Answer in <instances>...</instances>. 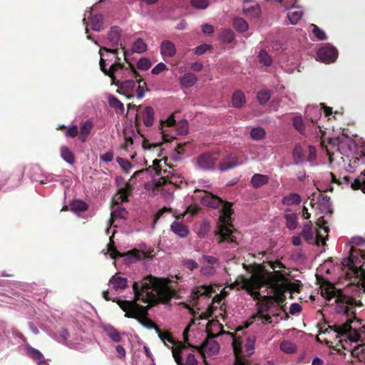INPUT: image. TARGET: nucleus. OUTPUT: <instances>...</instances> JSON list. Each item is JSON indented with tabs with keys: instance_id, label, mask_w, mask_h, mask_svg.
Returning a JSON list of instances; mask_svg holds the SVG:
<instances>
[{
	"instance_id": "1",
	"label": "nucleus",
	"mask_w": 365,
	"mask_h": 365,
	"mask_svg": "<svg viewBox=\"0 0 365 365\" xmlns=\"http://www.w3.org/2000/svg\"><path fill=\"white\" fill-rule=\"evenodd\" d=\"M135 293V301L115 299L120 309L125 312V316L136 319L140 323L148 328L154 327L159 338L165 345L173 350L179 351L182 343H176L170 334L162 331L148 319V311L150 306L159 302H168L174 297L175 292L168 284L165 279H158L153 276L143 278L140 282H135L133 284Z\"/></svg>"
},
{
	"instance_id": "2",
	"label": "nucleus",
	"mask_w": 365,
	"mask_h": 365,
	"mask_svg": "<svg viewBox=\"0 0 365 365\" xmlns=\"http://www.w3.org/2000/svg\"><path fill=\"white\" fill-rule=\"evenodd\" d=\"M284 274L279 271L271 272L262 270L253 274L250 278L239 277L232 284V288L245 290L255 299H257L260 297L259 289L267 286L277 295V300L281 301V295L284 290Z\"/></svg>"
},
{
	"instance_id": "3",
	"label": "nucleus",
	"mask_w": 365,
	"mask_h": 365,
	"mask_svg": "<svg viewBox=\"0 0 365 365\" xmlns=\"http://www.w3.org/2000/svg\"><path fill=\"white\" fill-rule=\"evenodd\" d=\"M195 197L199 199L201 204L206 207L213 209L222 206L220 215L219 217V243H227V247H235L237 245L235 230L230 222L231 215L232 214V204L223 201L221 198L212 195L211 192L196 190Z\"/></svg>"
},
{
	"instance_id": "4",
	"label": "nucleus",
	"mask_w": 365,
	"mask_h": 365,
	"mask_svg": "<svg viewBox=\"0 0 365 365\" xmlns=\"http://www.w3.org/2000/svg\"><path fill=\"white\" fill-rule=\"evenodd\" d=\"M225 339L232 345L235 354V365H251L250 356L255 351V337L235 336L230 332H222Z\"/></svg>"
},
{
	"instance_id": "5",
	"label": "nucleus",
	"mask_w": 365,
	"mask_h": 365,
	"mask_svg": "<svg viewBox=\"0 0 365 365\" xmlns=\"http://www.w3.org/2000/svg\"><path fill=\"white\" fill-rule=\"evenodd\" d=\"M321 294L328 302L334 299V303L336 304L335 310L339 314L347 316L354 315L353 309L355 307L362 306L361 302H357L352 297L342 294L341 292L336 289L332 284L322 287Z\"/></svg>"
},
{
	"instance_id": "6",
	"label": "nucleus",
	"mask_w": 365,
	"mask_h": 365,
	"mask_svg": "<svg viewBox=\"0 0 365 365\" xmlns=\"http://www.w3.org/2000/svg\"><path fill=\"white\" fill-rule=\"evenodd\" d=\"M365 262V253L360 250L351 247L350 250L349 257L343 260V265L346 267L347 278L351 283L359 285V282L365 278V269L360 265L361 263Z\"/></svg>"
},
{
	"instance_id": "7",
	"label": "nucleus",
	"mask_w": 365,
	"mask_h": 365,
	"mask_svg": "<svg viewBox=\"0 0 365 365\" xmlns=\"http://www.w3.org/2000/svg\"><path fill=\"white\" fill-rule=\"evenodd\" d=\"M160 130L165 141L169 142L175 138V135H184L188 133V123L185 119L176 122L171 115L166 120H160Z\"/></svg>"
},
{
	"instance_id": "8",
	"label": "nucleus",
	"mask_w": 365,
	"mask_h": 365,
	"mask_svg": "<svg viewBox=\"0 0 365 365\" xmlns=\"http://www.w3.org/2000/svg\"><path fill=\"white\" fill-rule=\"evenodd\" d=\"M115 183L118 187V192L115 193V220L117 218L125 220L128 212L125 207L118 205L128 200V196L132 192V186L129 182H124L121 177L115 178Z\"/></svg>"
},
{
	"instance_id": "9",
	"label": "nucleus",
	"mask_w": 365,
	"mask_h": 365,
	"mask_svg": "<svg viewBox=\"0 0 365 365\" xmlns=\"http://www.w3.org/2000/svg\"><path fill=\"white\" fill-rule=\"evenodd\" d=\"M197 351L190 350L185 345H182L179 351L173 350V358L178 365H205L199 364L196 357Z\"/></svg>"
},
{
	"instance_id": "10",
	"label": "nucleus",
	"mask_w": 365,
	"mask_h": 365,
	"mask_svg": "<svg viewBox=\"0 0 365 365\" xmlns=\"http://www.w3.org/2000/svg\"><path fill=\"white\" fill-rule=\"evenodd\" d=\"M101 59L99 62L100 68L102 72L106 76L110 78L111 85L114 84V63H112L109 69L106 68V66L109 65V63L112 61V58H110V54H114V48H107L106 47H101L99 51Z\"/></svg>"
},
{
	"instance_id": "11",
	"label": "nucleus",
	"mask_w": 365,
	"mask_h": 365,
	"mask_svg": "<svg viewBox=\"0 0 365 365\" xmlns=\"http://www.w3.org/2000/svg\"><path fill=\"white\" fill-rule=\"evenodd\" d=\"M355 319V317H354L353 319H348L344 324L336 327L334 331L337 334V336L346 334L350 341L355 343L359 342L361 338L360 334L355 328L352 329L351 326Z\"/></svg>"
},
{
	"instance_id": "12",
	"label": "nucleus",
	"mask_w": 365,
	"mask_h": 365,
	"mask_svg": "<svg viewBox=\"0 0 365 365\" xmlns=\"http://www.w3.org/2000/svg\"><path fill=\"white\" fill-rule=\"evenodd\" d=\"M225 332L223 330H221L219 333L214 334L210 332L207 334V339L204 341L202 345V351L204 353L207 354L208 355H214L219 351L220 346L218 343L215 341L216 337L223 336L222 333Z\"/></svg>"
},
{
	"instance_id": "13",
	"label": "nucleus",
	"mask_w": 365,
	"mask_h": 365,
	"mask_svg": "<svg viewBox=\"0 0 365 365\" xmlns=\"http://www.w3.org/2000/svg\"><path fill=\"white\" fill-rule=\"evenodd\" d=\"M322 107L317 106H308L305 110L306 119L312 123H316L322 116V109H324L326 116L332 113L331 108L325 107L324 104H321Z\"/></svg>"
},
{
	"instance_id": "14",
	"label": "nucleus",
	"mask_w": 365,
	"mask_h": 365,
	"mask_svg": "<svg viewBox=\"0 0 365 365\" xmlns=\"http://www.w3.org/2000/svg\"><path fill=\"white\" fill-rule=\"evenodd\" d=\"M338 56V51L332 46L327 45L326 46L322 47L317 51V57L318 58L326 63H333L336 61Z\"/></svg>"
},
{
	"instance_id": "15",
	"label": "nucleus",
	"mask_w": 365,
	"mask_h": 365,
	"mask_svg": "<svg viewBox=\"0 0 365 365\" xmlns=\"http://www.w3.org/2000/svg\"><path fill=\"white\" fill-rule=\"evenodd\" d=\"M115 86H118L117 92L125 96L127 98L134 96V91L136 87V83L133 80H127L119 82L115 79Z\"/></svg>"
},
{
	"instance_id": "16",
	"label": "nucleus",
	"mask_w": 365,
	"mask_h": 365,
	"mask_svg": "<svg viewBox=\"0 0 365 365\" xmlns=\"http://www.w3.org/2000/svg\"><path fill=\"white\" fill-rule=\"evenodd\" d=\"M217 160V154L204 153L197 158L198 167L203 170H211L214 168Z\"/></svg>"
},
{
	"instance_id": "17",
	"label": "nucleus",
	"mask_w": 365,
	"mask_h": 365,
	"mask_svg": "<svg viewBox=\"0 0 365 365\" xmlns=\"http://www.w3.org/2000/svg\"><path fill=\"white\" fill-rule=\"evenodd\" d=\"M272 302H267L259 305L257 313L254 316L255 322L261 321L262 324L271 323V317L267 313L269 312Z\"/></svg>"
},
{
	"instance_id": "18",
	"label": "nucleus",
	"mask_w": 365,
	"mask_h": 365,
	"mask_svg": "<svg viewBox=\"0 0 365 365\" xmlns=\"http://www.w3.org/2000/svg\"><path fill=\"white\" fill-rule=\"evenodd\" d=\"M115 259L118 257H124L125 262L126 264H130L135 260L141 259V257L144 255V253L140 250L134 249L126 253L121 254L115 249Z\"/></svg>"
},
{
	"instance_id": "19",
	"label": "nucleus",
	"mask_w": 365,
	"mask_h": 365,
	"mask_svg": "<svg viewBox=\"0 0 365 365\" xmlns=\"http://www.w3.org/2000/svg\"><path fill=\"white\" fill-rule=\"evenodd\" d=\"M140 117L146 127H151L155 120V111L153 107L146 106L140 112Z\"/></svg>"
},
{
	"instance_id": "20",
	"label": "nucleus",
	"mask_w": 365,
	"mask_h": 365,
	"mask_svg": "<svg viewBox=\"0 0 365 365\" xmlns=\"http://www.w3.org/2000/svg\"><path fill=\"white\" fill-rule=\"evenodd\" d=\"M284 217L285 219L286 227L289 230H294L297 227V215L293 212L291 209L287 208L284 210Z\"/></svg>"
},
{
	"instance_id": "21",
	"label": "nucleus",
	"mask_w": 365,
	"mask_h": 365,
	"mask_svg": "<svg viewBox=\"0 0 365 365\" xmlns=\"http://www.w3.org/2000/svg\"><path fill=\"white\" fill-rule=\"evenodd\" d=\"M170 230L181 238L186 237L190 230L188 227L181 222L174 221L170 225Z\"/></svg>"
},
{
	"instance_id": "22",
	"label": "nucleus",
	"mask_w": 365,
	"mask_h": 365,
	"mask_svg": "<svg viewBox=\"0 0 365 365\" xmlns=\"http://www.w3.org/2000/svg\"><path fill=\"white\" fill-rule=\"evenodd\" d=\"M176 53L175 44L169 40L163 41L160 43V53L163 58L173 57Z\"/></svg>"
},
{
	"instance_id": "23",
	"label": "nucleus",
	"mask_w": 365,
	"mask_h": 365,
	"mask_svg": "<svg viewBox=\"0 0 365 365\" xmlns=\"http://www.w3.org/2000/svg\"><path fill=\"white\" fill-rule=\"evenodd\" d=\"M133 137H136V135L131 127L124 129L123 132L124 143L121 145V148L129 151L133 144Z\"/></svg>"
},
{
	"instance_id": "24",
	"label": "nucleus",
	"mask_w": 365,
	"mask_h": 365,
	"mask_svg": "<svg viewBox=\"0 0 365 365\" xmlns=\"http://www.w3.org/2000/svg\"><path fill=\"white\" fill-rule=\"evenodd\" d=\"M241 163L238 162L237 158L234 155H229L225 158L219 165V169L221 171H226L227 170L232 169L239 165Z\"/></svg>"
},
{
	"instance_id": "25",
	"label": "nucleus",
	"mask_w": 365,
	"mask_h": 365,
	"mask_svg": "<svg viewBox=\"0 0 365 365\" xmlns=\"http://www.w3.org/2000/svg\"><path fill=\"white\" fill-rule=\"evenodd\" d=\"M269 178L267 175L254 174L251 178L250 183L255 188H259L268 183Z\"/></svg>"
},
{
	"instance_id": "26",
	"label": "nucleus",
	"mask_w": 365,
	"mask_h": 365,
	"mask_svg": "<svg viewBox=\"0 0 365 365\" xmlns=\"http://www.w3.org/2000/svg\"><path fill=\"white\" fill-rule=\"evenodd\" d=\"M318 208L322 213L331 212L330 197L327 195L320 194L317 200Z\"/></svg>"
},
{
	"instance_id": "27",
	"label": "nucleus",
	"mask_w": 365,
	"mask_h": 365,
	"mask_svg": "<svg viewBox=\"0 0 365 365\" xmlns=\"http://www.w3.org/2000/svg\"><path fill=\"white\" fill-rule=\"evenodd\" d=\"M303 11L299 7H295L294 5L290 8L287 13V18L292 24H296L302 18Z\"/></svg>"
},
{
	"instance_id": "28",
	"label": "nucleus",
	"mask_w": 365,
	"mask_h": 365,
	"mask_svg": "<svg viewBox=\"0 0 365 365\" xmlns=\"http://www.w3.org/2000/svg\"><path fill=\"white\" fill-rule=\"evenodd\" d=\"M302 202L301 196L296 192H292L289 195L284 196L282 200V203L284 205L290 206L292 205H299Z\"/></svg>"
},
{
	"instance_id": "29",
	"label": "nucleus",
	"mask_w": 365,
	"mask_h": 365,
	"mask_svg": "<svg viewBox=\"0 0 365 365\" xmlns=\"http://www.w3.org/2000/svg\"><path fill=\"white\" fill-rule=\"evenodd\" d=\"M197 76L192 73H187L180 78V83L183 87H192L197 81Z\"/></svg>"
},
{
	"instance_id": "30",
	"label": "nucleus",
	"mask_w": 365,
	"mask_h": 365,
	"mask_svg": "<svg viewBox=\"0 0 365 365\" xmlns=\"http://www.w3.org/2000/svg\"><path fill=\"white\" fill-rule=\"evenodd\" d=\"M132 51L136 53H143L148 49L147 43L141 38H137L132 44Z\"/></svg>"
},
{
	"instance_id": "31",
	"label": "nucleus",
	"mask_w": 365,
	"mask_h": 365,
	"mask_svg": "<svg viewBox=\"0 0 365 365\" xmlns=\"http://www.w3.org/2000/svg\"><path fill=\"white\" fill-rule=\"evenodd\" d=\"M243 12L245 14L249 15L252 17H257L260 14V7L258 4L255 3L254 4L243 5Z\"/></svg>"
},
{
	"instance_id": "32",
	"label": "nucleus",
	"mask_w": 365,
	"mask_h": 365,
	"mask_svg": "<svg viewBox=\"0 0 365 365\" xmlns=\"http://www.w3.org/2000/svg\"><path fill=\"white\" fill-rule=\"evenodd\" d=\"M27 353L29 357L38 362V365L45 364L43 356L38 350L29 346L27 348Z\"/></svg>"
},
{
	"instance_id": "33",
	"label": "nucleus",
	"mask_w": 365,
	"mask_h": 365,
	"mask_svg": "<svg viewBox=\"0 0 365 365\" xmlns=\"http://www.w3.org/2000/svg\"><path fill=\"white\" fill-rule=\"evenodd\" d=\"M232 105L235 108H242L245 103V98L242 92L236 91L232 95Z\"/></svg>"
},
{
	"instance_id": "34",
	"label": "nucleus",
	"mask_w": 365,
	"mask_h": 365,
	"mask_svg": "<svg viewBox=\"0 0 365 365\" xmlns=\"http://www.w3.org/2000/svg\"><path fill=\"white\" fill-rule=\"evenodd\" d=\"M115 160L118 163L120 168L123 173L128 174L130 173L133 168V165L128 160L121 157H117Z\"/></svg>"
},
{
	"instance_id": "35",
	"label": "nucleus",
	"mask_w": 365,
	"mask_h": 365,
	"mask_svg": "<svg viewBox=\"0 0 365 365\" xmlns=\"http://www.w3.org/2000/svg\"><path fill=\"white\" fill-rule=\"evenodd\" d=\"M93 123L91 121L85 122L81 127L79 139L85 142L92 129Z\"/></svg>"
},
{
	"instance_id": "36",
	"label": "nucleus",
	"mask_w": 365,
	"mask_h": 365,
	"mask_svg": "<svg viewBox=\"0 0 365 365\" xmlns=\"http://www.w3.org/2000/svg\"><path fill=\"white\" fill-rule=\"evenodd\" d=\"M294 128L301 134L304 135L305 126L302 115H296L292 118Z\"/></svg>"
},
{
	"instance_id": "37",
	"label": "nucleus",
	"mask_w": 365,
	"mask_h": 365,
	"mask_svg": "<svg viewBox=\"0 0 365 365\" xmlns=\"http://www.w3.org/2000/svg\"><path fill=\"white\" fill-rule=\"evenodd\" d=\"M61 155L64 160L69 164H73L75 161L74 155L72 151L66 146L61 148Z\"/></svg>"
},
{
	"instance_id": "38",
	"label": "nucleus",
	"mask_w": 365,
	"mask_h": 365,
	"mask_svg": "<svg viewBox=\"0 0 365 365\" xmlns=\"http://www.w3.org/2000/svg\"><path fill=\"white\" fill-rule=\"evenodd\" d=\"M361 178L355 179L351 185L354 190H361L365 193V170L361 173Z\"/></svg>"
},
{
	"instance_id": "39",
	"label": "nucleus",
	"mask_w": 365,
	"mask_h": 365,
	"mask_svg": "<svg viewBox=\"0 0 365 365\" xmlns=\"http://www.w3.org/2000/svg\"><path fill=\"white\" fill-rule=\"evenodd\" d=\"M301 235L304 240L307 242H309L313 240L314 235L311 222L304 225Z\"/></svg>"
},
{
	"instance_id": "40",
	"label": "nucleus",
	"mask_w": 365,
	"mask_h": 365,
	"mask_svg": "<svg viewBox=\"0 0 365 365\" xmlns=\"http://www.w3.org/2000/svg\"><path fill=\"white\" fill-rule=\"evenodd\" d=\"M103 16L101 14L94 15L91 20V28L94 31H99L103 26Z\"/></svg>"
},
{
	"instance_id": "41",
	"label": "nucleus",
	"mask_w": 365,
	"mask_h": 365,
	"mask_svg": "<svg viewBox=\"0 0 365 365\" xmlns=\"http://www.w3.org/2000/svg\"><path fill=\"white\" fill-rule=\"evenodd\" d=\"M70 206L71 210L76 212H84L88 209L86 203L81 200H74Z\"/></svg>"
},
{
	"instance_id": "42",
	"label": "nucleus",
	"mask_w": 365,
	"mask_h": 365,
	"mask_svg": "<svg viewBox=\"0 0 365 365\" xmlns=\"http://www.w3.org/2000/svg\"><path fill=\"white\" fill-rule=\"evenodd\" d=\"M265 130L261 127H255L250 130V136L255 140H262L265 136Z\"/></svg>"
},
{
	"instance_id": "43",
	"label": "nucleus",
	"mask_w": 365,
	"mask_h": 365,
	"mask_svg": "<svg viewBox=\"0 0 365 365\" xmlns=\"http://www.w3.org/2000/svg\"><path fill=\"white\" fill-rule=\"evenodd\" d=\"M104 255H109L110 257L114 259V230L110 236V242L107 245V248L102 250Z\"/></svg>"
},
{
	"instance_id": "44",
	"label": "nucleus",
	"mask_w": 365,
	"mask_h": 365,
	"mask_svg": "<svg viewBox=\"0 0 365 365\" xmlns=\"http://www.w3.org/2000/svg\"><path fill=\"white\" fill-rule=\"evenodd\" d=\"M235 29L239 32H244L248 29V24L242 18H235L233 21Z\"/></svg>"
},
{
	"instance_id": "45",
	"label": "nucleus",
	"mask_w": 365,
	"mask_h": 365,
	"mask_svg": "<svg viewBox=\"0 0 365 365\" xmlns=\"http://www.w3.org/2000/svg\"><path fill=\"white\" fill-rule=\"evenodd\" d=\"M271 93L269 90L264 89L259 91L257 98L261 104L266 103L270 98Z\"/></svg>"
},
{
	"instance_id": "46",
	"label": "nucleus",
	"mask_w": 365,
	"mask_h": 365,
	"mask_svg": "<svg viewBox=\"0 0 365 365\" xmlns=\"http://www.w3.org/2000/svg\"><path fill=\"white\" fill-rule=\"evenodd\" d=\"M310 26L312 28V33L319 41H324L327 39V35L323 30L319 29L315 24H311Z\"/></svg>"
},
{
	"instance_id": "47",
	"label": "nucleus",
	"mask_w": 365,
	"mask_h": 365,
	"mask_svg": "<svg viewBox=\"0 0 365 365\" xmlns=\"http://www.w3.org/2000/svg\"><path fill=\"white\" fill-rule=\"evenodd\" d=\"M280 349L284 352L292 354L295 351L296 346L290 341H284L280 344Z\"/></svg>"
},
{
	"instance_id": "48",
	"label": "nucleus",
	"mask_w": 365,
	"mask_h": 365,
	"mask_svg": "<svg viewBox=\"0 0 365 365\" xmlns=\"http://www.w3.org/2000/svg\"><path fill=\"white\" fill-rule=\"evenodd\" d=\"M210 287L207 286L197 287L192 292L193 297L197 298L200 296L207 295L210 292Z\"/></svg>"
},
{
	"instance_id": "49",
	"label": "nucleus",
	"mask_w": 365,
	"mask_h": 365,
	"mask_svg": "<svg viewBox=\"0 0 365 365\" xmlns=\"http://www.w3.org/2000/svg\"><path fill=\"white\" fill-rule=\"evenodd\" d=\"M190 4L197 9H205L209 6L208 0H190Z\"/></svg>"
},
{
	"instance_id": "50",
	"label": "nucleus",
	"mask_w": 365,
	"mask_h": 365,
	"mask_svg": "<svg viewBox=\"0 0 365 365\" xmlns=\"http://www.w3.org/2000/svg\"><path fill=\"white\" fill-rule=\"evenodd\" d=\"M110 203L111 210H110V218H109V220H108L109 225L106 229V233L107 235L109 234L110 227H112V225L114 223V209H113V207H114V195H113L112 197L110 198Z\"/></svg>"
},
{
	"instance_id": "51",
	"label": "nucleus",
	"mask_w": 365,
	"mask_h": 365,
	"mask_svg": "<svg viewBox=\"0 0 365 365\" xmlns=\"http://www.w3.org/2000/svg\"><path fill=\"white\" fill-rule=\"evenodd\" d=\"M258 58L260 63H263L264 66H269L272 63V59L265 51H260Z\"/></svg>"
},
{
	"instance_id": "52",
	"label": "nucleus",
	"mask_w": 365,
	"mask_h": 365,
	"mask_svg": "<svg viewBox=\"0 0 365 365\" xmlns=\"http://www.w3.org/2000/svg\"><path fill=\"white\" fill-rule=\"evenodd\" d=\"M217 269L216 266L205 265L200 268V272L203 275L212 276L216 273Z\"/></svg>"
},
{
	"instance_id": "53",
	"label": "nucleus",
	"mask_w": 365,
	"mask_h": 365,
	"mask_svg": "<svg viewBox=\"0 0 365 365\" xmlns=\"http://www.w3.org/2000/svg\"><path fill=\"white\" fill-rule=\"evenodd\" d=\"M137 66H138V69H140V70L147 71L148 69H149L150 68L151 62L147 58H141L138 61V62L137 63Z\"/></svg>"
},
{
	"instance_id": "54",
	"label": "nucleus",
	"mask_w": 365,
	"mask_h": 365,
	"mask_svg": "<svg viewBox=\"0 0 365 365\" xmlns=\"http://www.w3.org/2000/svg\"><path fill=\"white\" fill-rule=\"evenodd\" d=\"M148 89L146 88V83L145 82L143 81H140L138 82V87L136 88V96L138 98H142L144 95H145V91H147Z\"/></svg>"
},
{
	"instance_id": "55",
	"label": "nucleus",
	"mask_w": 365,
	"mask_h": 365,
	"mask_svg": "<svg viewBox=\"0 0 365 365\" xmlns=\"http://www.w3.org/2000/svg\"><path fill=\"white\" fill-rule=\"evenodd\" d=\"M202 259L207 263L209 265L216 266V268H218L220 266V262L218 259L215 257L210 255H203Z\"/></svg>"
},
{
	"instance_id": "56",
	"label": "nucleus",
	"mask_w": 365,
	"mask_h": 365,
	"mask_svg": "<svg viewBox=\"0 0 365 365\" xmlns=\"http://www.w3.org/2000/svg\"><path fill=\"white\" fill-rule=\"evenodd\" d=\"M221 37L224 41L230 43L233 41L235 36L233 31L231 29H225L222 32Z\"/></svg>"
},
{
	"instance_id": "57",
	"label": "nucleus",
	"mask_w": 365,
	"mask_h": 365,
	"mask_svg": "<svg viewBox=\"0 0 365 365\" xmlns=\"http://www.w3.org/2000/svg\"><path fill=\"white\" fill-rule=\"evenodd\" d=\"M184 267L190 270H193L198 267V264L194 259H185L182 261Z\"/></svg>"
},
{
	"instance_id": "58",
	"label": "nucleus",
	"mask_w": 365,
	"mask_h": 365,
	"mask_svg": "<svg viewBox=\"0 0 365 365\" xmlns=\"http://www.w3.org/2000/svg\"><path fill=\"white\" fill-rule=\"evenodd\" d=\"M128 286V279L125 277L115 275V289H124Z\"/></svg>"
},
{
	"instance_id": "59",
	"label": "nucleus",
	"mask_w": 365,
	"mask_h": 365,
	"mask_svg": "<svg viewBox=\"0 0 365 365\" xmlns=\"http://www.w3.org/2000/svg\"><path fill=\"white\" fill-rule=\"evenodd\" d=\"M168 70L167 66L164 63H158L151 71L153 75H158L160 73Z\"/></svg>"
},
{
	"instance_id": "60",
	"label": "nucleus",
	"mask_w": 365,
	"mask_h": 365,
	"mask_svg": "<svg viewBox=\"0 0 365 365\" xmlns=\"http://www.w3.org/2000/svg\"><path fill=\"white\" fill-rule=\"evenodd\" d=\"M78 134V128L76 125L70 127L66 132V135L69 138H75Z\"/></svg>"
},
{
	"instance_id": "61",
	"label": "nucleus",
	"mask_w": 365,
	"mask_h": 365,
	"mask_svg": "<svg viewBox=\"0 0 365 365\" xmlns=\"http://www.w3.org/2000/svg\"><path fill=\"white\" fill-rule=\"evenodd\" d=\"M317 157L316 148L312 145L308 146V156L307 160L310 162L314 161Z\"/></svg>"
},
{
	"instance_id": "62",
	"label": "nucleus",
	"mask_w": 365,
	"mask_h": 365,
	"mask_svg": "<svg viewBox=\"0 0 365 365\" xmlns=\"http://www.w3.org/2000/svg\"><path fill=\"white\" fill-rule=\"evenodd\" d=\"M293 155L298 160H303L302 149L300 146H296L293 150Z\"/></svg>"
},
{
	"instance_id": "63",
	"label": "nucleus",
	"mask_w": 365,
	"mask_h": 365,
	"mask_svg": "<svg viewBox=\"0 0 365 365\" xmlns=\"http://www.w3.org/2000/svg\"><path fill=\"white\" fill-rule=\"evenodd\" d=\"M302 311V307L297 303H293L289 307V312L291 314H296Z\"/></svg>"
},
{
	"instance_id": "64",
	"label": "nucleus",
	"mask_w": 365,
	"mask_h": 365,
	"mask_svg": "<svg viewBox=\"0 0 365 365\" xmlns=\"http://www.w3.org/2000/svg\"><path fill=\"white\" fill-rule=\"evenodd\" d=\"M202 31L205 34L210 35L214 32V27L208 24L202 25Z\"/></svg>"
}]
</instances>
